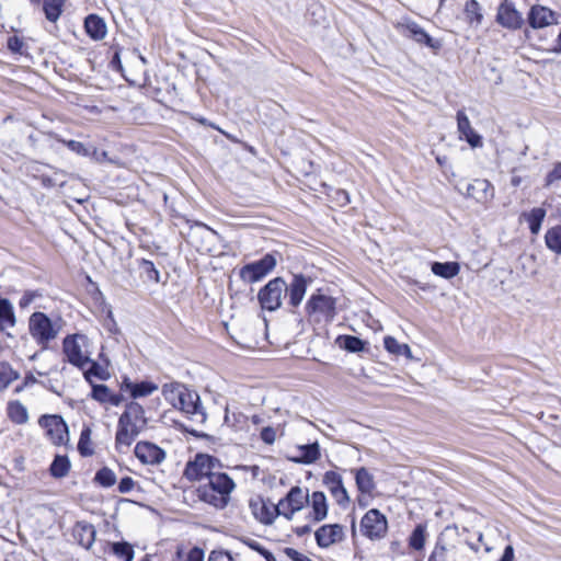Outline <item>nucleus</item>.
<instances>
[{"mask_svg": "<svg viewBox=\"0 0 561 561\" xmlns=\"http://www.w3.org/2000/svg\"><path fill=\"white\" fill-rule=\"evenodd\" d=\"M234 488V481L227 473L218 472L209 476V480L198 486L197 495L201 501L222 510L228 505Z\"/></svg>", "mask_w": 561, "mask_h": 561, "instance_id": "obj_1", "label": "nucleus"}, {"mask_svg": "<svg viewBox=\"0 0 561 561\" xmlns=\"http://www.w3.org/2000/svg\"><path fill=\"white\" fill-rule=\"evenodd\" d=\"M89 346V337L80 333L67 335L62 342L64 353L68 362L80 369H83L90 363L91 352Z\"/></svg>", "mask_w": 561, "mask_h": 561, "instance_id": "obj_2", "label": "nucleus"}, {"mask_svg": "<svg viewBox=\"0 0 561 561\" xmlns=\"http://www.w3.org/2000/svg\"><path fill=\"white\" fill-rule=\"evenodd\" d=\"M65 325V321L58 313L46 314L37 311V345L42 350L50 347Z\"/></svg>", "mask_w": 561, "mask_h": 561, "instance_id": "obj_3", "label": "nucleus"}, {"mask_svg": "<svg viewBox=\"0 0 561 561\" xmlns=\"http://www.w3.org/2000/svg\"><path fill=\"white\" fill-rule=\"evenodd\" d=\"M470 549L463 541L450 542L438 537L427 561H470Z\"/></svg>", "mask_w": 561, "mask_h": 561, "instance_id": "obj_4", "label": "nucleus"}, {"mask_svg": "<svg viewBox=\"0 0 561 561\" xmlns=\"http://www.w3.org/2000/svg\"><path fill=\"white\" fill-rule=\"evenodd\" d=\"M287 283L282 277L271 279L257 294L259 302L262 309L275 311L280 308Z\"/></svg>", "mask_w": 561, "mask_h": 561, "instance_id": "obj_5", "label": "nucleus"}, {"mask_svg": "<svg viewBox=\"0 0 561 561\" xmlns=\"http://www.w3.org/2000/svg\"><path fill=\"white\" fill-rule=\"evenodd\" d=\"M306 312L317 317L318 321L331 322L336 314V300L321 290L312 294L306 304Z\"/></svg>", "mask_w": 561, "mask_h": 561, "instance_id": "obj_6", "label": "nucleus"}, {"mask_svg": "<svg viewBox=\"0 0 561 561\" xmlns=\"http://www.w3.org/2000/svg\"><path fill=\"white\" fill-rule=\"evenodd\" d=\"M277 264L276 256L266 253L262 259L248 263L240 268V278L249 284L256 283L271 273Z\"/></svg>", "mask_w": 561, "mask_h": 561, "instance_id": "obj_7", "label": "nucleus"}, {"mask_svg": "<svg viewBox=\"0 0 561 561\" xmlns=\"http://www.w3.org/2000/svg\"><path fill=\"white\" fill-rule=\"evenodd\" d=\"M219 461L207 454H197L193 461H188L184 469V477L190 481L209 480V476L217 474L214 469Z\"/></svg>", "mask_w": 561, "mask_h": 561, "instance_id": "obj_8", "label": "nucleus"}, {"mask_svg": "<svg viewBox=\"0 0 561 561\" xmlns=\"http://www.w3.org/2000/svg\"><path fill=\"white\" fill-rule=\"evenodd\" d=\"M388 522L386 516L377 508L369 510L360 520V531L371 540H378L386 536Z\"/></svg>", "mask_w": 561, "mask_h": 561, "instance_id": "obj_9", "label": "nucleus"}, {"mask_svg": "<svg viewBox=\"0 0 561 561\" xmlns=\"http://www.w3.org/2000/svg\"><path fill=\"white\" fill-rule=\"evenodd\" d=\"M188 237L199 252H210L220 239L219 233L203 222H194L190 227Z\"/></svg>", "mask_w": 561, "mask_h": 561, "instance_id": "obj_10", "label": "nucleus"}, {"mask_svg": "<svg viewBox=\"0 0 561 561\" xmlns=\"http://www.w3.org/2000/svg\"><path fill=\"white\" fill-rule=\"evenodd\" d=\"M38 424L54 445L61 446L69 442L68 426L61 416L44 415L39 419Z\"/></svg>", "mask_w": 561, "mask_h": 561, "instance_id": "obj_11", "label": "nucleus"}, {"mask_svg": "<svg viewBox=\"0 0 561 561\" xmlns=\"http://www.w3.org/2000/svg\"><path fill=\"white\" fill-rule=\"evenodd\" d=\"M309 503L308 490L300 486H293L284 499L278 502L280 515L291 520L295 513L301 511Z\"/></svg>", "mask_w": 561, "mask_h": 561, "instance_id": "obj_12", "label": "nucleus"}, {"mask_svg": "<svg viewBox=\"0 0 561 561\" xmlns=\"http://www.w3.org/2000/svg\"><path fill=\"white\" fill-rule=\"evenodd\" d=\"M175 409L181 410L196 424H204L207 419L198 393L190 389L183 394V401L180 400Z\"/></svg>", "mask_w": 561, "mask_h": 561, "instance_id": "obj_13", "label": "nucleus"}, {"mask_svg": "<svg viewBox=\"0 0 561 561\" xmlns=\"http://www.w3.org/2000/svg\"><path fill=\"white\" fill-rule=\"evenodd\" d=\"M249 507L253 514V516L264 525L273 524L274 519L280 515L278 510V504H273L271 502H265L261 497L251 499L249 502Z\"/></svg>", "mask_w": 561, "mask_h": 561, "instance_id": "obj_14", "label": "nucleus"}, {"mask_svg": "<svg viewBox=\"0 0 561 561\" xmlns=\"http://www.w3.org/2000/svg\"><path fill=\"white\" fill-rule=\"evenodd\" d=\"M314 538L320 548H329L344 540V527L340 524L322 525L316 530Z\"/></svg>", "mask_w": 561, "mask_h": 561, "instance_id": "obj_15", "label": "nucleus"}, {"mask_svg": "<svg viewBox=\"0 0 561 561\" xmlns=\"http://www.w3.org/2000/svg\"><path fill=\"white\" fill-rule=\"evenodd\" d=\"M134 451L139 461L145 465H160L165 459V451L150 442H138Z\"/></svg>", "mask_w": 561, "mask_h": 561, "instance_id": "obj_16", "label": "nucleus"}, {"mask_svg": "<svg viewBox=\"0 0 561 561\" xmlns=\"http://www.w3.org/2000/svg\"><path fill=\"white\" fill-rule=\"evenodd\" d=\"M310 282L311 279L302 274H295L291 282L287 284L285 296H288V305L291 308H297L301 304Z\"/></svg>", "mask_w": 561, "mask_h": 561, "instance_id": "obj_17", "label": "nucleus"}, {"mask_svg": "<svg viewBox=\"0 0 561 561\" xmlns=\"http://www.w3.org/2000/svg\"><path fill=\"white\" fill-rule=\"evenodd\" d=\"M323 484L330 490L336 503L345 506L350 502V496L343 485L342 477L335 471H327L323 476Z\"/></svg>", "mask_w": 561, "mask_h": 561, "instance_id": "obj_18", "label": "nucleus"}, {"mask_svg": "<svg viewBox=\"0 0 561 561\" xmlns=\"http://www.w3.org/2000/svg\"><path fill=\"white\" fill-rule=\"evenodd\" d=\"M496 21L502 26L512 30L520 28L524 23L522 14L507 1L499 7Z\"/></svg>", "mask_w": 561, "mask_h": 561, "instance_id": "obj_19", "label": "nucleus"}, {"mask_svg": "<svg viewBox=\"0 0 561 561\" xmlns=\"http://www.w3.org/2000/svg\"><path fill=\"white\" fill-rule=\"evenodd\" d=\"M457 128L460 134V138H465L472 148L482 147V137L471 127L469 117L462 110L457 112Z\"/></svg>", "mask_w": 561, "mask_h": 561, "instance_id": "obj_20", "label": "nucleus"}, {"mask_svg": "<svg viewBox=\"0 0 561 561\" xmlns=\"http://www.w3.org/2000/svg\"><path fill=\"white\" fill-rule=\"evenodd\" d=\"M144 430L136 426L134 423L126 422L123 419H118L117 423V431L115 436V444L118 448L119 446H126L129 447L136 437L142 432Z\"/></svg>", "mask_w": 561, "mask_h": 561, "instance_id": "obj_21", "label": "nucleus"}, {"mask_svg": "<svg viewBox=\"0 0 561 561\" xmlns=\"http://www.w3.org/2000/svg\"><path fill=\"white\" fill-rule=\"evenodd\" d=\"M528 23L533 28H542L556 23V13L543 5H533L528 13Z\"/></svg>", "mask_w": 561, "mask_h": 561, "instance_id": "obj_22", "label": "nucleus"}, {"mask_svg": "<svg viewBox=\"0 0 561 561\" xmlns=\"http://www.w3.org/2000/svg\"><path fill=\"white\" fill-rule=\"evenodd\" d=\"M72 536L78 545L89 550L95 541L96 530L88 522H77L72 529Z\"/></svg>", "mask_w": 561, "mask_h": 561, "instance_id": "obj_23", "label": "nucleus"}, {"mask_svg": "<svg viewBox=\"0 0 561 561\" xmlns=\"http://www.w3.org/2000/svg\"><path fill=\"white\" fill-rule=\"evenodd\" d=\"M309 501L312 508L309 518L314 523H319L325 519L328 516V503L325 494L321 491H314L309 497Z\"/></svg>", "mask_w": 561, "mask_h": 561, "instance_id": "obj_24", "label": "nucleus"}, {"mask_svg": "<svg viewBox=\"0 0 561 561\" xmlns=\"http://www.w3.org/2000/svg\"><path fill=\"white\" fill-rule=\"evenodd\" d=\"M129 423H135L136 426L145 430L147 426V417L145 416V410L138 402H129L126 404L125 411L119 416Z\"/></svg>", "mask_w": 561, "mask_h": 561, "instance_id": "obj_25", "label": "nucleus"}, {"mask_svg": "<svg viewBox=\"0 0 561 561\" xmlns=\"http://www.w3.org/2000/svg\"><path fill=\"white\" fill-rule=\"evenodd\" d=\"M122 389L129 391L131 398L137 399L150 396L158 390V386L151 381L131 382L129 379H125Z\"/></svg>", "mask_w": 561, "mask_h": 561, "instance_id": "obj_26", "label": "nucleus"}, {"mask_svg": "<svg viewBox=\"0 0 561 561\" xmlns=\"http://www.w3.org/2000/svg\"><path fill=\"white\" fill-rule=\"evenodd\" d=\"M84 28L88 35L94 41L103 39L106 35V24L96 14H90L84 20Z\"/></svg>", "mask_w": 561, "mask_h": 561, "instance_id": "obj_27", "label": "nucleus"}, {"mask_svg": "<svg viewBox=\"0 0 561 561\" xmlns=\"http://www.w3.org/2000/svg\"><path fill=\"white\" fill-rule=\"evenodd\" d=\"M188 389L180 382H170L162 386V394L164 399L172 405L176 407L180 400L183 401V394Z\"/></svg>", "mask_w": 561, "mask_h": 561, "instance_id": "obj_28", "label": "nucleus"}, {"mask_svg": "<svg viewBox=\"0 0 561 561\" xmlns=\"http://www.w3.org/2000/svg\"><path fill=\"white\" fill-rule=\"evenodd\" d=\"M9 419L15 424H24L28 421V411L20 401H10L7 407Z\"/></svg>", "mask_w": 561, "mask_h": 561, "instance_id": "obj_29", "label": "nucleus"}, {"mask_svg": "<svg viewBox=\"0 0 561 561\" xmlns=\"http://www.w3.org/2000/svg\"><path fill=\"white\" fill-rule=\"evenodd\" d=\"M463 13L466 21L472 26H479L483 21V13L481 5L477 0H469L465 4Z\"/></svg>", "mask_w": 561, "mask_h": 561, "instance_id": "obj_30", "label": "nucleus"}, {"mask_svg": "<svg viewBox=\"0 0 561 561\" xmlns=\"http://www.w3.org/2000/svg\"><path fill=\"white\" fill-rule=\"evenodd\" d=\"M70 468L71 465L66 455H56L49 467V473L56 479H61L69 473Z\"/></svg>", "mask_w": 561, "mask_h": 561, "instance_id": "obj_31", "label": "nucleus"}, {"mask_svg": "<svg viewBox=\"0 0 561 561\" xmlns=\"http://www.w3.org/2000/svg\"><path fill=\"white\" fill-rule=\"evenodd\" d=\"M460 266L457 262H434L432 264V272L439 277L450 279L458 275Z\"/></svg>", "mask_w": 561, "mask_h": 561, "instance_id": "obj_32", "label": "nucleus"}, {"mask_svg": "<svg viewBox=\"0 0 561 561\" xmlns=\"http://www.w3.org/2000/svg\"><path fill=\"white\" fill-rule=\"evenodd\" d=\"M66 0H43L45 18L50 23H56L62 13Z\"/></svg>", "mask_w": 561, "mask_h": 561, "instance_id": "obj_33", "label": "nucleus"}, {"mask_svg": "<svg viewBox=\"0 0 561 561\" xmlns=\"http://www.w3.org/2000/svg\"><path fill=\"white\" fill-rule=\"evenodd\" d=\"M355 481L358 490L362 493H371L375 489V481L373 474L364 467L355 472Z\"/></svg>", "mask_w": 561, "mask_h": 561, "instance_id": "obj_34", "label": "nucleus"}, {"mask_svg": "<svg viewBox=\"0 0 561 561\" xmlns=\"http://www.w3.org/2000/svg\"><path fill=\"white\" fill-rule=\"evenodd\" d=\"M545 243L550 251L561 255V225L551 227L546 231Z\"/></svg>", "mask_w": 561, "mask_h": 561, "instance_id": "obj_35", "label": "nucleus"}, {"mask_svg": "<svg viewBox=\"0 0 561 561\" xmlns=\"http://www.w3.org/2000/svg\"><path fill=\"white\" fill-rule=\"evenodd\" d=\"M15 324L13 307L8 299L0 300V330L4 331Z\"/></svg>", "mask_w": 561, "mask_h": 561, "instance_id": "obj_36", "label": "nucleus"}, {"mask_svg": "<svg viewBox=\"0 0 561 561\" xmlns=\"http://www.w3.org/2000/svg\"><path fill=\"white\" fill-rule=\"evenodd\" d=\"M526 221L529 225V230L533 234L540 231L541 224L546 217V209L542 207H535L528 214H524Z\"/></svg>", "mask_w": 561, "mask_h": 561, "instance_id": "obj_37", "label": "nucleus"}, {"mask_svg": "<svg viewBox=\"0 0 561 561\" xmlns=\"http://www.w3.org/2000/svg\"><path fill=\"white\" fill-rule=\"evenodd\" d=\"M336 342L341 347L345 348L351 353H359L365 348V342L354 335H340L336 339Z\"/></svg>", "mask_w": 561, "mask_h": 561, "instance_id": "obj_38", "label": "nucleus"}, {"mask_svg": "<svg viewBox=\"0 0 561 561\" xmlns=\"http://www.w3.org/2000/svg\"><path fill=\"white\" fill-rule=\"evenodd\" d=\"M300 456L296 459L297 462L312 463L320 457V449L318 443L304 445L299 448Z\"/></svg>", "mask_w": 561, "mask_h": 561, "instance_id": "obj_39", "label": "nucleus"}, {"mask_svg": "<svg viewBox=\"0 0 561 561\" xmlns=\"http://www.w3.org/2000/svg\"><path fill=\"white\" fill-rule=\"evenodd\" d=\"M385 348L394 355H404L408 358H411V348L408 344H401L399 343L394 337L392 336H386L383 340Z\"/></svg>", "mask_w": 561, "mask_h": 561, "instance_id": "obj_40", "label": "nucleus"}, {"mask_svg": "<svg viewBox=\"0 0 561 561\" xmlns=\"http://www.w3.org/2000/svg\"><path fill=\"white\" fill-rule=\"evenodd\" d=\"M112 552L124 561H133L135 552L133 546L127 541H118L111 543Z\"/></svg>", "mask_w": 561, "mask_h": 561, "instance_id": "obj_41", "label": "nucleus"}, {"mask_svg": "<svg viewBox=\"0 0 561 561\" xmlns=\"http://www.w3.org/2000/svg\"><path fill=\"white\" fill-rule=\"evenodd\" d=\"M94 481L103 488H111L116 483L117 478L112 469L103 467L96 471Z\"/></svg>", "mask_w": 561, "mask_h": 561, "instance_id": "obj_42", "label": "nucleus"}, {"mask_svg": "<svg viewBox=\"0 0 561 561\" xmlns=\"http://www.w3.org/2000/svg\"><path fill=\"white\" fill-rule=\"evenodd\" d=\"M18 378V371H15L8 363H0V391L7 389L9 385Z\"/></svg>", "mask_w": 561, "mask_h": 561, "instance_id": "obj_43", "label": "nucleus"}, {"mask_svg": "<svg viewBox=\"0 0 561 561\" xmlns=\"http://www.w3.org/2000/svg\"><path fill=\"white\" fill-rule=\"evenodd\" d=\"M425 539H426V527L424 525H417L410 538H409V545L414 550H422L425 546Z\"/></svg>", "mask_w": 561, "mask_h": 561, "instance_id": "obj_44", "label": "nucleus"}, {"mask_svg": "<svg viewBox=\"0 0 561 561\" xmlns=\"http://www.w3.org/2000/svg\"><path fill=\"white\" fill-rule=\"evenodd\" d=\"M139 270L142 276L146 277L147 280L159 283L160 282V273L156 268L153 262L149 260H141L139 262Z\"/></svg>", "mask_w": 561, "mask_h": 561, "instance_id": "obj_45", "label": "nucleus"}, {"mask_svg": "<svg viewBox=\"0 0 561 561\" xmlns=\"http://www.w3.org/2000/svg\"><path fill=\"white\" fill-rule=\"evenodd\" d=\"M90 367L83 371L84 378L91 385L93 383V378L105 379L107 374L104 368L96 362L90 358V363L88 364Z\"/></svg>", "mask_w": 561, "mask_h": 561, "instance_id": "obj_46", "label": "nucleus"}, {"mask_svg": "<svg viewBox=\"0 0 561 561\" xmlns=\"http://www.w3.org/2000/svg\"><path fill=\"white\" fill-rule=\"evenodd\" d=\"M37 178H39L43 186L48 188L62 186L65 184V175L61 172H53L51 175L41 173Z\"/></svg>", "mask_w": 561, "mask_h": 561, "instance_id": "obj_47", "label": "nucleus"}, {"mask_svg": "<svg viewBox=\"0 0 561 561\" xmlns=\"http://www.w3.org/2000/svg\"><path fill=\"white\" fill-rule=\"evenodd\" d=\"M92 392H91V397L92 399H94L95 401L100 402V403H106L107 400H108V397L111 396V390L110 388L106 386V385H95V383H92Z\"/></svg>", "mask_w": 561, "mask_h": 561, "instance_id": "obj_48", "label": "nucleus"}, {"mask_svg": "<svg viewBox=\"0 0 561 561\" xmlns=\"http://www.w3.org/2000/svg\"><path fill=\"white\" fill-rule=\"evenodd\" d=\"M90 433L91 431L89 428H85L81 432L80 439L78 443V450L82 456H90L93 454V450L88 447Z\"/></svg>", "mask_w": 561, "mask_h": 561, "instance_id": "obj_49", "label": "nucleus"}, {"mask_svg": "<svg viewBox=\"0 0 561 561\" xmlns=\"http://www.w3.org/2000/svg\"><path fill=\"white\" fill-rule=\"evenodd\" d=\"M411 32L413 34V37L414 39L417 42V43H421V44H425L430 47H433V38L421 27H419L417 25H414L412 28H411Z\"/></svg>", "mask_w": 561, "mask_h": 561, "instance_id": "obj_50", "label": "nucleus"}, {"mask_svg": "<svg viewBox=\"0 0 561 561\" xmlns=\"http://www.w3.org/2000/svg\"><path fill=\"white\" fill-rule=\"evenodd\" d=\"M59 142H62L64 145H66L71 151L80 154V156H83V157H87L90 154V150L84 146V144L80 142V141H77V140H68V141H65V140H61V139H57Z\"/></svg>", "mask_w": 561, "mask_h": 561, "instance_id": "obj_51", "label": "nucleus"}, {"mask_svg": "<svg viewBox=\"0 0 561 561\" xmlns=\"http://www.w3.org/2000/svg\"><path fill=\"white\" fill-rule=\"evenodd\" d=\"M178 559L179 561H204V551L198 547H194L185 554L183 560L180 553Z\"/></svg>", "mask_w": 561, "mask_h": 561, "instance_id": "obj_52", "label": "nucleus"}, {"mask_svg": "<svg viewBox=\"0 0 561 561\" xmlns=\"http://www.w3.org/2000/svg\"><path fill=\"white\" fill-rule=\"evenodd\" d=\"M557 181H561V162H557L552 170L547 174L546 186H550Z\"/></svg>", "mask_w": 561, "mask_h": 561, "instance_id": "obj_53", "label": "nucleus"}, {"mask_svg": "<svg viewBox=\"0 0 561 561\" xmlns=\"http://www.w3.org/2000/svg\"><path fill=\"white\" fill-rule=\"evenodd\" d=\"M260 437L265 444L272 445L276 440V430L272 426H265L262 428Z\"/></svg>", "mask_w": 561, "mask_h": 561, "instance_id": "obj_54", "label": "nucleus"}, {"mask_svg": "<svg viewBox=\"0 0 561 561\" xmlns=\"http://www.w3.org/2000/svg\"><path fill=\"white\" fill-rule=\"evenodd\" d=\"M207 561H233V558L227 551L214 550L209 553Z\"/></svg>", "mask_w": 561, "mask_h": 561, "instance_id": "obj_55", "label": "nucleus"}, {"mask_svg": "<svg viewBox=\"0 0 561 561\" xmlns=\"http://www.w3.org/2000/svg\"><path fill=\"white\" fill-rule=\"evenodd\" d=\"M284 552L291 561H312L309 557L300 553L294 548H285Z\"/></svg>", "mask_w": 561, "mask_h": 561, "instance_id": "obj_56", "label": "nucleus"}, {"mask_svg": "<svg viewBox=\"0 0 561 561\" xmlns=\"http://www.w3.org/2000/svg\"><path fill=\"white\" fill-rule=\"evenodd\" d=\"M135 486V481L130 477H124L118 483L119 493H129Z\"/></svg>", "mask_w": 561, "mask_h": 561, "instance_id": "obj_57", "label": "nucleus"}, {"mask_svg": "<svg viewBox=\"0 0 561 561\" xmlns=\"http://www.w3.org/2000/svg\"><path fill=\"white\" fill-rule=\"evenodd\" d=\"M244 545H247L250 549L253 551H256L261 554V551H263L265 548L256 540L251 538H245L242 540Z\"/></svg>", "mask_w": 561, "mask_h": 561, "instance_id": "obj_58", "label": "nucleus"}, {"mask_svg": "<svg viewBox=\"0 0 561 561\" xmlns=\"http://www.w3.org/2000/svg\"><path fill=\"white\" fill-rule=\"evenodd\" d=\"M335 199L341 206L347 205L351 202L348 193L344 190L336 191Z\"/></svg>", "mask_w": 561, "mask_h": 561, "instance_id": "obj_59", "label": "nucleus"}, {"mask_svg": "<svg viewBox=\"0 0 561 561\" xmlns=\"http://www.w3.org/2000/svg\"><path fill=\"white\" fill-rule=\"evenodd\" d=\"M123 400H124L123 394L111 392V396L108 397V400L106 403H110L113 407H118L123 402Z\"/></svg>", "mask_w": 561, "mask_h": 561, "instance_id": "obj_60", "label": "nucleus"}, {"mask_svg": "<svg viewBox=\"0 0 561 561\" xmlns=\"http://www.w3.org/2000/svg\"><path fill=\"white\" fill-rule=\"evenodd\" d=\"M8 46L13 51H20L22 47V42L18 37H11L9 38Z\"/></svg>", "mask_w": 561, "mask_h": 561, "instance_id": "obj_61", "label": "nucleus"}, {"mask_svg": "<svg viewBox=\"0 0 561 561\" xmlns=\"http://www.w3.org/2000/svg\"><path fill=\"white\" fill-rule=\"evenodd\" d=\"M514 559V549L512 546H506V548L504 549V553L502 556V558L500 559V561H513Z\"/></svg>", "mask_w": 561, "mask_h": 561, "instance_id": "obj_62", "label": "nucleus"}, {"mask_svg": "<svg viewBox=\"0 0 561 561\" xmlns=\"http://www.w3.org/2000/svg\"><path fill=\"white\" fill-rule=\"evenodd\" d=\"M310 531H311V526H309V525H304V526H299V527L295 528V534L298 537H302V536L309 534Z\"/></svg>", "mask_w": 561, "mask_h": 561, "instance_id": "obj_63", "label": "nucleus"}, {"mask_svg": "<svg viewBox=\"0 0 561 561\" xmlns=\"http://www.w3.org/2000/svg\"><path fill=\"white\" fill-rule=\"evenodd\" d=\"M516 168L512 170L511 185L513 187H518L522 184V178L515 174Z\"/></svg>", "mask_w": 561, "mask_h": 561, "instance_id": "obj_64", "label": "nucleus"}]
</instances>
